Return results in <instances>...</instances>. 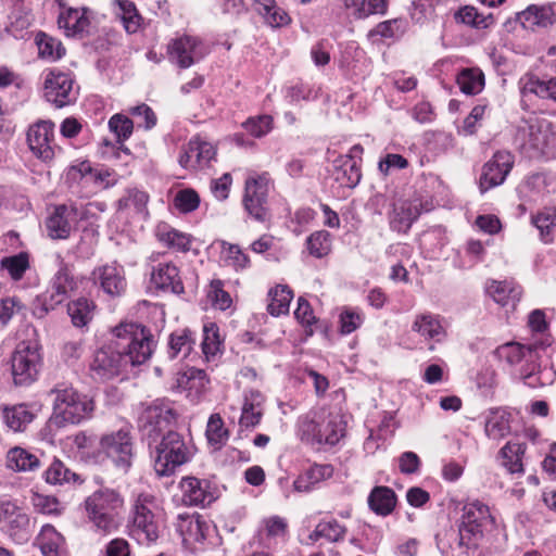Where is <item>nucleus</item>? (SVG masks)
I'll use <instances>...</instances> for the list:
<instances>
[{"instance_id": "obj_1", "label": "nucleus", "mask_w": 556, "mask_h": 556, "mask_svg": "<svg viewBox=\"0 0 556 556\" xmlns=\"http://www.w3.org/2000/svg\"><path fill=\"white\" fill-rule=\"evenodd\" d=\"M298 435L311 444H337L345 432L343 416L325 407L312 409L298 419Z\"/></svg>"}, {"instance_id": "obj_2", "label": "nucleus", "mask_w": 556, "mask_h": 556, "mask_svg": "<svg viewBox=\"0 0 556 556\" xmlns=\"http://www.w3.org/2000/svg\"><path fill=\"white\" fill-rule=\"evenodd\" d=\"M84 506L87 519L97 533L108 535L119 528L124 497L117 490L100 488L86 497Z\"/></svg>"}, {"instance_id": "obj_3", "label": "nucleus", "mask_w": 556, "mask_h": 556, "mask_svg": "<svg viewBox=\"0 0 556 556\" xmlns=\"http://www.w3.org/2000/svg\"><path fill=\"white\" fill-rule=\"evenodd\" d=\"M514 144L530 159L551 155L556 149L554 124L545 117L521 119L515 129Z\"/></svg>"}, {"instance_id": "obj_4", "label": "nucleus", "mask_w": 556, "mask_h": 556, "mask_svg": "<svg viewBox=\"0 0 556 556\" xmlns=\"http://www.w3.org/2000/svg\"><path fill=\"white\" fill-rule=\"evenodd\" d=\"M161 510L154 495L140 493L130 513V535L139 543L149 545L162 533Z\"/></svg>"}, {"instance_id": "obj_5", "label": "nucleus", "mask_w": 556, "mask_h": 556, "mask_svg": "<svg viewBox=\"0 0 556 556\" xmlns=\"http://www.w3.org/2000/svg\"><path fill=\"white\" fill-rule=\"evenodd\" d=\"M50 394L53 399L51 422L58 427L79 424L89 418L93 410V401L65 383L56 384Z\"/></svg>"}, {"instance_id": "obj_6", "label": "nucleus", "mask_w": 556, "mask_h": 556, "mask_svg": "<svg viewBox=\"0 0 556 556\" xmlns=\"http://www.w3.org/2000/svg\"><path fill=\"white\" fill-rule=\"evenodd\" d=\"M115 346L121 350L127 365L146 363L155 346L153 336L146 327L134 323H122L113 331Z\"/></svg>"}, {"instance_id": "obj_7", "label": "nucleus", "mask_w": 556, "mask_h": 556, "mask_svg": "<svg viewBox=\"0 0 556 556\" xmlns=\"http://www.w3.org/2000/svg\"><path fill=\"white\" fill-rule=\"evenodd\" d=\"M55 262L58 270L51 278L48 289L38 295L33 304V314L37 318H43L77 289V281L71 273L68 264L60 254L56 255Z\"/></svg>"}, {"instance_id": "obj_8", "label": "nucleus", "mask_w": 556, "mask_h": 556, "mask_svg": "<svg viewBox=\"0 0 556 556\" xmlns=\"http://www.w3.org/2000/svg\"><path fill=\"white\" fill-rule=\"evenodd\" d=\"M42 366L41 348L36 340L18 342L11 356L15 386H29L38 379Z\"/></svg>"}, {"instance_id": "obj_9", "label": "nucleus", "mask_w": 556, "mask_h": 556, "mask_svg": "<svg viewBox=\"0 0 556 556\" xmlns=\"http://www.w3.org/2000/svg\"><path fill=\"white\" fill-rule=\"evenodd\" d=\"M191 456L192 452L184 438L175 431H167L155 446L154 470L160 477L170 476L176 468L189 462Z\"/></svg>"}, {"instance_id": "obj_10", "label": "nucleus", "mask_w": 556, "mask_h": 556, "mask_svg": "<svg viewBox=\"0 0 556 556\" xmlns=\"http://www.w3.org/2000/svg\"><path fill=\"white\" fill-rule=\"evenodd\" d=\"M494 526L495 520L488 505L478 500L466 503L463 507L459 525L460 545H475L484 532L491 530Z\"/></svg>"}, {"instance_id": "obj_11", "label": "nucleus", "mask_w": 556, "mask_h": 556, "mask_svg": "<svg viewBox=\"0 0 556 556\" xmlns=\"http://www.w3.org/2000/svg\"><path fill=\"white\" fill-rule=\"evenodd\" d=\"M99 451L110 458L114 465L125 471L131 466L134 457V437L131 426L123 425L100 438Z\"/></svg>"}, {"instance_id": "obj_12", "label": "nucleus", "mask_w": 556, "mask_h": 556, "mask_svg": "<svg viewBox=\"0 0 556 556\" xmlns=\"http://www.w3.org/2000/svg\"><path fill=\"white\" fill-rule=\"evenodd\" d=\"M549 344L551 341L548 338L541 341L540 344L535 343L532 345L507 342L495 349L494 356L503 364L505 369L517 374L520 378H527L530 377V372H527L529 368L525 369L523 367H529L530 363H533L534 351L539 348L548 346Z\"/></svg>"}, {"instance_id": "obj_13", "label": "nucleus", "mask_w": 556, "mask_h": 556, "mask_svg": "<svg viewBox=\"0 0 556 556\" xmlns=\"http://www.w3.org/2000/svg\"><path fill=\"white\" fill-rule=\"evenodd\" d=\"M270 178L267 173L249 176L244 185L243 205L255 220L264 223L268 219L267 198Z\"/></svg>"}, {"instance_id": "obj_14", "label": "nucleus", "mask_w": 556, "mask_h": 556, "mask_svg": "<svg viewBox=\"0 0 556 556\" xmlns=\"http://www.w3.org/2000/svg\"><path fill=\"white\" fill-rule=\"evenodd\" d=\"M127 366L121 350L115 346L114 338L110 344L94 353L90 371L93 379L106 381L119 376Z\"/></svg>"}, {"instance_id": "obj_15", "label": "nucleus", "mask_w": 556, "mask_h": 556, "mask_svg": "<svg viewBox=\"0 0 556 556\" xmlns=\"http://www.w3.org/2000/svg\"><path fill=\"white\" fill-rule=\"evenodd\" d=\"M43 97L56 108L73 103L77 98V91L74 89L72 75L58 68L50 70L45 78Z\"/></svg>"}, {"instance_id": "obj_16", "label": "nucleus", "mask_w": 556, "mask_h": 556, "mask_svg": "<svg viewBox=\"0 0 556 556\" xmlns=\"http://www.w3.org/2000/svg\"><path fill=\"white\" fill-rule=\"evenodd\" d=\"M207 54L206 46L197 37L182 36L173 39L167 47L170 63L188 68Z\"/></svg>"}, {"instance_id": "obj_17", "label": "nucleus", "mask_w": 556, "mask_h": 556, "mask_svg": "<svg viewBox=\"0 0 556 556\" xmlns=\"http://www.w3.org/2000/svg\"><path fill=\"white\" fill-rule=\"evenodd\" d=\"M29 516L10 500L0 501V530L17 542L26 541L30 534Z\"/></svg>"}, {"instance_id": "obj_18", "label": "nucleus", "mask_w": 556, "mask_h": 556, "mask_svg": "<svg viewBox=\"0 0 556 556\" xmlns=\"http://www.w3.org/2000/svg\"><path fill=\"white\" fill-rule=\"evenodd\" d=\"M515 164V156L509 151L501 150L483 165L479 179V188L483 193L502 185Z\"/></svg>"}, {"instance_id": "obj_19", "label": "nucleus", "mask_w": 556, "mask_h": 556, "mask_svg": "<svg viewBox=\"0 0 556 556\" xmlns=\"http://www.w3.org/2000/svg\"><path fill=\"white\" fill-rule=\"evenodd\" d=\"M84 218V212L74 204L56 205L46 219L48 236L52 239H67L78 219Z\"/></svg>"}, {"instance_id": "obj_20", "label": "nucleus", "mask_w": 556, "mask_h": 556, "mask_svg": "<svg viewBox=\"0 0 556 556\" xmlns=\"http://www.w3.org/2000/svg\"><path fill=\"white\" fill-rule=\"evenodd\" d=\"M27 142L31 152L43 162L54 157V124L50 121H40L30 126L27 132Z\"/></svg>"}, {"instance_id": "obj_21", "label": "nucleus", "mask_w": 556, "mask_h": 556, "mask_svg": "<svg viewBox=\"0 0 556 556\" xmlns=\"http://www.w3.org/2000/svg\"><path fill=\"white\" fill-rule=\"evenodd\" d=\"M175 413L168 405L154 403L142 412L139 426L144 435L156 439L175 421Z\"/></svg>"}, {"instance_id": "obj_22", "label": "nucleus", "mask_w": 556, "mask_h": 556, "mask_svg": "<svg viewBox=\"0 0 556 556\" xmlns=\"http://www.w3.org/2000/svg\"><path fill=\"white\" fill-rule=\"evenodd\" d=\"M422 212V204L419 200H397L392 203L388 212L389 227L392 231L407 233L412 225Z\"/></svg>"}, {"instance_id": "obj_23", "label": "nucleus", "mask_w": 556, "mask_h": 556, "mask_svg": "<svg viewBox=\"0 0 556 556\" xmlns=\"http://www.w3.org/2000/svg\"><path fill=\"white\" fill-rule=\"evenodd\" d=\"M215 154L214 146L197 136L186 144L178 161L186 169H198L207 166Z\"/></svg>"}, {"instance_id": "obj_24", "label": "nucleus", "mask_w": 556, "mask_h": 556, "mask_svg": "<svg viewBox=\"0 0 556 556\" xmlns=\"http://www.w3.org/2000/svg\"><path fill=\"white\" fill-rule=\"evenodd\" d=\"M93 283L99 286L111 296L121 295L126 288V280L122 266L105 264L93 269L91 274Z\"/></svg>"}, {"instance_id": "obj_25", "label": "nucleus", "mask_w": 556, "mask_h": 556, "mask_svg": "<svg viewBox=\"0 0 556 556\" xmlns=\"http://www.w3.org/2000/svg\"><path fill=\"white\" fill-rule=\"evenodd\" d=\"M517 21L525 29L536 30L556 23V4H531L516 14Z\"/></svg>"}, {"instance_id": "obj_26", "label": "nucleus", "mask_w": 556, "mask_h": 556, "mask_svg": "<svg viewBox=\"0 0 556 556\" xmlns=\"http://www.w3.org/2000/svg\"><path fill=\"white\" fill-rule=\"evenodd\" d=\"M361 161L352 155H340L332 162L331 176L342 188H355L362 178Z\"/></svg>"}, {"instance_id": "obj_27", "label": "nucleus", "mask_w": 556, "mask_h": 556, "mask_svg": "<svg viewBox=\"0 0 556 556\" xmlns=\"http://www.w3.org/2000/svg\"><path fill=\"white\" fill-rule=\"evenodd\" d=\"M412 330L425 340L437 343L442 342L447 334L444 319L430 312L417 314L412 324Z\"/></svg>"}, {"instance_id": "obj_28", "label": "nucleus", "mask_w": 556, "mask_h": 556, "mask_svg": "<svg viewBox=\"0 0 556 556\" xmlns=\"http://www.w3.org/2000/svg\"><path fill=\"white\" fill-rule=\"evenodd\" d=\"M182 502L189 506H205L214 501L211 484L207 480L185 477L179 483Z\"/></svg>"}, {"instance_id": "obj_29", "label": "nucleus", "mask_w": 556, "mask_h": 556, "mask_svg": "<svg viewBox=\"0 0 556 556\" xmlns=\"http://www.w3.org/2000/svg\"><path fill=\"white\" fill-rule=\"evenodd\" d=\"M265 396L258 390H247L243 393L239 426L242 429H253L260 425L264 413Z\"/></svg>"}, {"instance_id": "obj_30", "label": "nucleus", "mask_w": 556, "mask_h": 556, "mask_svg": "<svg viewBox=\"0 0 556 556\" xmlns=\"http://www.w3.org/2000/svg\"><path fill=\"white\" fill-rule=\"evenodd\" d=\"M43 556H70L65 538L51 525H43L36 538Z\"/></svg>"}, {"instance_id": "obj_31", "label": "nucleus", "mask_w": 556, "mask_h": 556, "mask_svg": "<svg viewBox=\"0 0 556 556\" xmlns=\"http://www.w3.org/2000/svg\"><path fill=\"white\" fill-rule=\"evenodd\" d=\"M176 529L184 542H202L206 539L210 525L198 514H180L177 518Z\"/></svg>"}, {"instance_id": "obj_32", "label": "nucleus", "mask_w": 556, "mask_h": 556, "mask_svg": "<svg viewBox=\"0 0 556 556\" xmlns=\"http://www.w3.org/2000/svg\"><path fill=\"white\" fill-rule=\"evenodd\" d=\"M151 280L156 288L170 291L176 294L184 292V285L179 276L178 267L172 263H160L153 268Z\"/></svg>"}, {"instance_id": "obj_33", "label": "nucleus", "mask_w": 556, "mask_h": 556, "mask_svg": "<svg viewBox=\"0 0 556 556\" xmlns=\"http://www.w3.org/2000/svg\"><path fill=\"white\" fill-rule=\"evenodd\" d=\"M58 24L67 37L83 35L90 25L88 11L85 8H67L60 13Z\"/></svg>"}, {"instance_id": "obj_34", "label": "nucleus", "mask_w": 556, "mask_h": 556, "mask_svg": "<svg viewBox=\"0 0 556 556\" xmlns=\"http://www.w3.org/2000/svg\"><path fill=\"white\" fill-rule=\"evenodd\" d=\"M254 5L264 23L271 28L286 27L292 22L288 12L280 8L276 0H254Z\"/></svg>"}, {"instance_id": "obj_35", "label": "nucleus", "mask_w": 556, "mask_h": 556, "mask_svg": "<svg viewBox=\"0 0 556 556\" xmlns=\"http://www.w3.org/2000/svg\"><path fill=\"white\" fill-rule=\"evenodd\" d=\"M489 295L501 306L515 307L521 298V288L514 281L493 280L486 286Z\"/></svg>"}, {"instance_id": "obj_36", "label": "nucleus", "mask_w": 556, "mask_h": 556, "mask_svg": "<svg viewBox=\"0 0 556 556\" xmlns=\"http://www.w3.org/2000/svg\"><path fill=\"white\" fill-rule=\"evenodd\" d=\"M155 236L161 243L169 249L180 252H187L190 250V236L174 229L165 223H161L156 226Z\"/></svg>"}, {"instance_id": "obj_37", "label": "nucleus", "mask_w": 556, "mask_h": 556, "mask_svg": "<svg viewBox=\"0 0 556 556\" xmlns=\"http://www.w3.org/2000/svg\"><path fill=\"white\" fill-rule=\"evenodd\" d=\"M368 505L377 515H390L396 505L395 492L389 486H376L368 496Z\"/></svg>"}, {"instance_id": "obj_38", "label": "nucleus", "mask_w": 556, "mask_h": 556, "mask_svg": "<svg viewBox=\"0 0 556 556\" xmlns=\"http://www.w3.org/2000/svg\"><path fill=\"white\" fill-rule=\"evenodd\" d=\"M484 432L494 441L507 437L510 432L509 414L503 409L491 410L485 418Z\"/></svg>"}, {"instance_id": "obj_39", "label": "nucleus", "mask_w": 556, "mask_h": 556, "mask_svg": "<svg viewBox=\"0 0 556 556\" xmlns=\"http://www.w3.org/2000/svg\"><path fill=\"white\" fill-rule=\"evenodd\" d=\"M39 466V458L23 447H12L7 454V467L13 471H34Z\"/></svg>"}, {"instance_id": "obj_40", "label": "nucleus", "mask_w": 556, "mask_h": 556, "mask_svg": "<svg viewBox=\"0 0 556 556\" xmlns=\"http://www.w3.org/2000/svg\"><path fill=\"white\" fill-rule=\"evenodd\" d=\"M526 445L519 442H507L500 451L503 458L502 465L513 475L523 472L522 457Z\"/></svg>"}, {"instance_id": "obj_41", "label": "nucleus", "mask_w": 556, "mask_h": 556, "mask_svg": "<svg viewBox=\"0 0 556 556\" xmlns=\"http://www.w3.org/2000/svg\"><path fill=\"white\" fill-rule=\"evenodd\" d=\"M521 94L523 98L535 94L542 99H551L556 102V77L541 80L529 77L522 83Z\"/></svg>"}, {"instance_id": "obj_42", "label": "nucleus", "mask_w": 556, "mask_h": 556, "mask_svg": "<svg viewBox=\"0 0 556 556\" xmlns=\"http://www.w3.org/2000/svg\"><path fill=\"white\" fill-rule=\"evenodd\" d=\"M220 261L235 271H241L250 267L249 255L238 245L226 241L222 242Z\"/></svg>"}, {"instance_id": "obj_43", "label": "nucleus", "mask_w": 556, "mask_h": 556, "mask_svg": "<svg viewBox=\"0 0 556 556\" xmlns=\"http://www.w3.org/2000/svg\"><path fill=\"white\" fill-rule=\"evenodd\" d=\"M117 8V15L119 16L125 30L128 34L137 33L143 22L142 16L137 10L136 4L130 0H114Z\"/></svg>"}, {"instance_id": "obj_44", "label": "nucleus", "mask_w": 556, "mask_h": 556, "mask_svg": "<svg viewBox=\"0 0 556 556\" xmlns=\"http://www.w3.org/2000/svg\"><path fill=\"white\" fill-rule=\"evenodd\" d=\"M34 413L26 404H17L12 407H5L3 418L7 426L13 431H23L34 419Z\"/></svg>"}, {"instance_id": "obj_45", "label": "nucleus", "mask_w": 556, "mask_h": 556, "mask_svg": "<svg viewBox=\"0 0 556 556\" xmlns=\"http://www.w3.org/2000/svg\"><path fill=\"white\" fill-rule=\"evenodd\" d=\"M455 21L478 29L489 28L495 23L493 14L484 15L478 12L473 7L466 5L460 8L454 14Z\"/></svg>"}, {"instance_id": "obj_46", "label": "nucleus", "mask_w": 556, "mask_h": 556, "mask_svg": "<svg viewBox=\"0 0 556 556\" xmlns=\"http://www.w3.org/2000/svg\"><path fill=\"white\" fill-rule=\"evenodd\" d=\"M345 533V526L341 525L336 519H323L309 534V539L312 541L325 539L328 542H339L344 539Z\"/></svg>"}, {"instance_id": "obj_47", "label": "nucleus", "mask_w": 556, "mask_h": 556, "mask_svg": "<svg viewBox=\"0 0 556 556\" xmlns=\"http://www.w3.org/2000/svg\"><path fill=\"white\" fill-rule=\"evenodd\" d=\"M267 311L273 316H280L289 312L293 299L292 291L287 286H276L269 290Z\"/></svg>"}, {"instance_id": "obj_48", "label": "nucleus", "mask_w": 556, "mask_h": 556, "mask_svg": "<svg viewBox=\"0 0 556 556\" xmlns=\"http://www.w3.org/2000/svg\"><path fill=\"white\" fill-rule=\"evenodd\" d=\"M462 92L466 94H477L484 87V74L480 68H464L456 78Z\"/></svg>"}, {"instance_id": "obj_49", "label": "nucleus", "mask_w": 556, "mask_h": 556, "mask_svg": "<svg viewBox=\"0 0 556 556\" xmlns=\"http://www.w3.org/2000/svg\"><path fill=\"white\" fill-rule=\"evenodd\" d=\"M194 344L192 332L189 329L177 330L169 337L168 355L170 358L187 357Z\"/></svg>"}, {"instance_id": "obj_50", "label": "nucleus", "mask_w": 556, "mask_h": 556, "mask_svg": "<svg viewBox=\"0 0 556 556\" xmlns=\"http://www.w3.org/2000/svg\"><path fill=\"white\" fill-rule=\"evenodd\" d=\"M94 305L85 298L72 301L67 305V313L75 327L86 326L92 318Z\"/></svg>"}, {"instance_id": "obj_51", "label": "nucleus", "mask_w": 556, "mask_h": 556, "mask_svg": "<svg viewBox=\"0 0 556 556\" xmlns=\"http://www.w3.org/2000/svg\"><path fill=\"white\" fill-rule=\"evenodd\" d=\"M0 267L7 270L13 280H21L25 271L29 268L28 254L21 252L12 256L3 257L0 262Z\"/></svg>"}, {"instance_id": "obj_52", "label": "nucleus", "mask_w": 556, "mask_h": 556, "mask_svg": "<svg viewBox=\"0 0 556 556\" xmlns=\"http://www.w3.org/2000/svg\"><path fill=\"white\" fill-rule=\"evenodd\" d=\"M389 0H345V5L356 7L355 16L365 18L372 14H386Z\"/></svg>"}, {"instance_id": "obj_53", "label": "nucleus", "mask_w": 556, "mask_h": 556, "mask_svg": "<svg viewBox=\"0 0 556 556\" xmlns=\"http://www.w3.org/2000/svg\"><path fill=\"white\" fill-rule=\"evenodd\" d=\"M46 481L50 484L76 482L79 476L71 471L61 460L54 459L45 472Z\"/></svg>"}, {"instance_id": "obj_54", "label": "nucleus", "mask_w": 556, "mask_h": 556, "mask_svg": "<svg viewBox=\"0 0 556 556\" xmlns=\"http://www.w3.org/2000/svg\"><path fill=\"white\" fill-rule=\"evenodd\" d=\"M306 245L311 255L320 258L331 250L330 233L326 230L315 231L307 238Z\"/></svg>"}, {"instance_id": "obj_55", "label": "nucleus", "mask_w": 556, "mask_h": 556, "mask_svg": "<svg viewBox=\"0 0 556 556\" xmlns=\"http://www.w3.org/2000/svg\"><path fill=\"white\" fill-rule=\"evenodd\" d=\"M364 323V314L354 307H343L339 315L340 332L350 334L357 330Z\"/></svg>"}, {"instance_id": "obj_56", "label": "nucleus", "mask_w": 556, "mask_h": 556, "mask_svg": "<svg viewBox=\"0 0 556 556\" xmlns=\"http://www.w3.org/2000/svg\"><path fill=\"white\" fill-rule=\"evenodd\" d=\"M205 434L208 443L217 448L226 442L228 431L225 429L224 421L218 414H213L208 418Z\"/></svg>"}, {"instance_id": "obj_57", "label": "nucleus", "mask_w": 556, "mask_h": 556, "mask_svg": "<svg viewBox=\"0 0 556 556\" xmlns=\"http://www.w3.org/2000/svg\"><path fill=\"white\" fill-rule=\"evenodd\" d=\"M220 344L218 327L213 323L205 325L201 346L206 359L214 357L220 351Z\"/></svg>"}, {"instance_id": "obj_58", "label": "nucleus", "mask_w": 556, "mask_h": 556, "mask_svg": "<svg viewBox=\"0 0 556 556\" xmlns=\"http://www.w3.org/2000/svg\"><path fill=\"white\" fill-rule=\"evenodd\" d=\"M532 223L540 231L542 239L548 242L551 241L549 236L556 227V211L546 208L539 212L532 217Z\"/></svg>"}, {"instance_id": "obj_59", "label": "nucleus", "mask_w": 556, "mask_h": 556, "mask_svg": "<svg viewBox=\"0 0 556 556\" xmlns=\"http://www.w3.org/2000/svg\"><path fill=\"white\" fill-rule=\"evenodd\" d=\"M39 54L41 58L50 59L52 61L61 59L65 54V48L62 43L46 35L37 39Z\"/></svg>"}, {"instance_id": "obj_60", "label": "nucleus", "mask_w": 556, "mask_h": 556, "mask_svg": "<svg viewBox=\"0 0 556 556\" xmlns=\"http://www.w3.org/2000/svg\"><path fill=\"white\" fill-rule=\"evenodd\" d=\"M405 30V21L402 18H394L379 23L374 29L370 30L369 36L381 38H396Z\"/></svg>"}, {"instance_id": "obj_61", "label": "nucleus", "mask_w": 556, "mask_h": 556, "mask_svg": "<svg viewBox=\"0 0 556 556\" xmlns=\"http://www.w3.org/2000/svg\"><path fill=\"white\" fill-rule=\"evenodd\" d=\"M242 127L253 137L261 138L267 135L273 128L270 115H258L248 118Z\"/></svg>"}, {"instance_id": "obj_62", "label": "nucleus", "mask_w": 556, "mask_h": 556, "mask_svg": "<svg viewBox=\"0 0 556 556\" xmlns=\"http://www.w3.org/2000/svg\"><path fill=\"white\" fill-rule=\"evenodd\" d=\"M148 201L149 195L144 191L128 189L126 194L118 200V206L119 208L132 207L136 212L143 213Z\"/></svg>"}, {"instance_id": "obj_63", "label": "nucleus", "mask_w": 556, "mask_h": 556, "mask_svg": "<svg viewBox=\"0 0 556 556\" xmlns=\"http://www.w3.org/2000/svg\"><path fill=\"white\" fill-rule=\"evenodd\" d=\"M109 128L116 135L117 141L123 142L131 136L134 122L125 115L115 114L109 121Z\"/></svg>"}, {"instance_id": "obj_64", "label": "nucleus", "mask_w": 556, "mask_h": 556, "mask_svg": "<svg viewBox=\"0 0 556 556\" xmlns=\"http://www.w3.org/2000/svg\"><path fill=\"white\" fill-rule=\"evenodd\" d=\"M207 382L206 372L203 369L194 367L188 368L178 379L180 387L189 390H199L205 387Z\"/></svg>"}]
</instances>
